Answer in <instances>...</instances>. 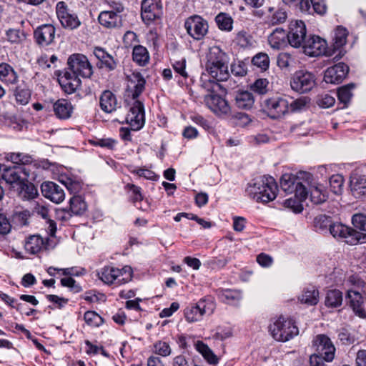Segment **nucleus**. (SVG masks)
Masks as SVG:
<instances>
[{
  "instance_id": "nucleus-1",
  "label": "nucleus",
  "mask_w": 366,
  "mask_h": 366,
  "mask_svg": "<svg viewBox=\"0 0 366 366\" xmlns=\"http://www.w3.org/2000/svg\"><path fill=\"white\" fill-rule=\"evenodd\" d=\"M67 65V69L59 74L58 81L65 92L72 94L81 84L80 77L90 78L93 69L87 57L81 54L71 55Z\"/></svg>"
},
{
  "instance_id": "nucleus-2",
  "label": "nucleus",
  "mask_w": 366,
  "mask_h": 366,
  "mask_svg": "<svg viewBox=\"0 0 366 366\" xmlns=\"http://www.w3.org/2000/svg\"><path fill=\"white\" fill-rule=\"evenodd\" d=\"M146 81L143 76L137 71L129 76L128 96L134 100L126 117V122L132 130L140 129L144 124V109L142 102L136 99L143 92Z\"/></svg>"
},
{
  "instance_id": "nucleus-3",
  "label": "nucleus",
  "mask_w": 366,
  "mask_h": 366,
  "mask_svg": "<svg viewBox=\"0 0 366 366\" xmlns=\"http://www.w3.org/2000/svg\"><path fill=\"white\" fill-rule=\"evenodd\" d=\"M278 191L277 184L272 177H261L248 184L247 194L257 202L267 203L274 200Z\"/></svg>"
},
{
  "instance_id": "nucleus-4",
  "label": "nucleus",
  "mask_w": 366,
  "mask_h": 366,
  "mask_svg": "<svg viewBox=\"0 0 366 366\" xmlns=\"http://www.w3.org/2000/svg\"><path fill=\"white\" fill-rule=\"evenodd\" d=\"M229 58L219 47L209 49L206 63V71L209 76L217 81H226L229 76Z\"/></svg>"
},
{
  "instance_id": "nucleus-5",
  "label": "nucleus",
  "mask_w": 366,
  "mask_h": 366,
  "mask_svg": "<svg viewBox=\"0 0 366 366\" xmlns=\"http://www.w3.org/2000/svg\"><path fill=\"white\" fill-rule=\"evenodd\" d=\"M269 332L272 337L279 342H287L299 333L297 327L292 320L280 317L269 325Z\"/></svg>"
},
{
  "instance_id": "nucleus-6",
  "label": "nucleus",
  "mask_w": 366,
  "mask_h": 366,
  "mask_svg": "<svg viewBox=\"0 0 366 366\" xmlns=\"http://www.w3.org/2000/svg\"><path fill=\"white\" fill-rule=\"evenodd\" d=\"M98 277L107 285L119 286L132 280V269L129 266H125L122 269L107 266L98 272Z\"/></svg>"
},
{
  "instance_id": "nucleus-7",
  "label": "nucleus",
  "mask_w": 366,
  "mask_h": 366,
  "mask_svg": "<svg viewBox=\"0 0 366 366\" xmlns=\"http://www.w3.org/2000/svg\"><path fill=\"white\" fill-rule=\"evenodd\" d=\"M290 97L284 95L267 98L263 102V110L271 119H281L290 113Z\"/></svg>"
},
{
  "instance_id": "nucleus-8",
  "label": "nucleus",
  "mask_w": 366,
  "mask_h": 366,
  "mask_svg": "<svg viewBox=\"0 0 366 366\" xmlns=\"http://www.w3.org/2000/svg\"><path fill=\"white\" fill-rule=\"evenodd\" d=\"M330 232L335 238L344 239L346 243L351 245L366 242V234L356 231L342 223L330 224Z\"/></svg>"
},
{
  "instance_id": "nucleus-9",
  "label": "nucleus",
  "mask_w": 366,
  "mask_h": 366,
  "mask_svg": "<svg viewBox=\"0 0 366 366\" xmlns=\"http://www.w3.org/2000/svg\"><path fill=\"white\" fill-rule=\"evenodd\" d=\"M302 173L300 172L297 177L289 174H283L280 180V186L285 192L288 193L294 192L300 199H306L308 196L306 185L300 181V179H303Z\"/></svg>"
},
{
  "instance_id": "nucleus-10",
  "label": "nucleus",
  "mask_w": 366,
  "mask_h": 366,
  "mask_svg": "<svg viewBox=\"0 0 366 366\" xmlns=\"http://www.w3.org/2000/svg\"><path fill=\"white\" fill-rule=\"evenodd\" d=\"M214 310V304L209 299H202L195 305H191L184 310V316L189 322L202 320L204 315H211Z\"/></svg>"
},
{
  "instance_id": "nucleus-11",
  "label": "nucleus",
  "mask_w": 366,
  "mask_h": 366,
  "mask_svg": "<svg viewBox=\"0 0 366 366\" xmlns=\"http://www.w3.org/2000/svg\"><path fill=\"white\" fill-rule=\"evenodd\" d=\"M290 85L291 88L295 92L300 93L307 92L315 86V76L307 71H297L291 79Z\"/></svg>"
},
{
  "instance_id": "nucleus-12",
  "label": "nucleus",
  "mask_w": 366,
  "mask_h": 366,
  "mask_svg": "<svg viewBox=\"0 0 366 366\" xmlns=\"http://www.w3.org/2000/svg\"><path fill=\"white\" fill-rule=\"evenodd\" d=\"M307 29L305 23L301 20H292L289 25V31L287 34V41L295 48L303 46L306 39Z\"/></svg>"
},
{
  "instance_id": "nucleus-13",
  "label": "nucleus",
  "mask_w": 366,
  "mask_h": 366,
  "mask_svg": "<svg viewBox=\"0 0 366 366\" xmlns=\"http://www.w3.org/2000/svg\"><path fill=\"white\" fill-rule=\"evenodd\" d=\"M187 34L195 40H202L208 31V23L202 16L194 15L184 22Z\"/></svg>"
},
{
  "instance_id": "nucleus-14",
  "label": "nucleus",
  "mask_w": 366,
  "mask_h": 366,
  "mask_svg": "<svg viewBox=\"0 0 366 366\" xmlns=\"http://www.w3.org/2000/svg\"><path fill=\"white\" fill-rule=\"evenodd\" d=\"M302 178H305L304 184L306 185L311 201L315 204L324 202L327 197V192L324 187L313 180L311 174L303 172Z\"/></svg>"
},
{
  "instance_id": "nucleus-15",
  "label": "nucleus",
  "mask_w": 366,
  "mask_h": 366,
  "mask_svg": "<svg viewBox=\"0 0 366 366\" xmlns=\"http://www.w3.org/2000/svg\"><path fill=\"white\" fill-rule=\"evenodd\" d=\"M316 354L322 355L326 362H331L335 357V347L331 340L325 335H318L312 342Z\"/></svg>"
},
{
  "instance_id": "nucleus-16",
  "label": "nucleus",
  "mask_w": 366,
  "mask_h": 366,
  "mask_svg": "<svg viewBox=\"0 0 366 366\" xmlns=\"http://www.w3.org/2000/svg\"><path fill=\"white\" fill-rule=\"evenodd\" d=\"M163 14L161 0H143L142 2V18L146 24L159 19Z\"/></svg>"
},
{
  "instance_id": "nucleus-17",
  "label": "nucleus",
  "mask_w": 366,
  "mask_h": 366,
  "mask_svg": "<svg viewBox=\"0 0 366 366\" xmlns=\"http://www.w3.org/2000/svg\"><path fill=\"white\" fill-rule=\"evenodd\" d=\"M303 52L310 56H319L327 54V41L319 36H311L302 46Z\"/></svg>"
},
{
  "instance_id": "nucleus-18",
  "label": "nucleus",
  "mask_w": 366,
  "mask_h": 366,
  "mask_svg": "<svg viewBox=\"0 0 366 366\" xmlns=\"http://www.w3.org/2000/svg\"><path fill=\"white\" fill-rule=\"evenodd\" d=\"M124 7L122 5L116 8V11H103L98 16L99 24L107 29L119 28L122 26V18L121 13Z\"/></svg>"
},
{
  "instance_id": "nucleus-19",
  "label": "nucleus",
  "mask_w": 366,
  "mask_h": 366,
  "mask_svg": "<svg viewBox=\"0 0 366 366\" xmlns=\"http://www.w3.org/2000/svg\"><path fill=\"white\" fill-rule=\"evenodd\" d=\"M56 14L61 25L66 29L72 30L81 25V21L77 15L69 12L64 1L57 3Z\"/></svg>"
},
{
  "instance_id": "nucleus-20",
  "label": "nucleus",
  "mask_w": 366,
  "mask_h": 366,
  "mask_svg": "<svg viewBox=\"0 0 366 366\" xmlns=\"http://www.w3.org/2000/svg\"><path fill=\"white\" fill-rule=\"evenodd\" d=\"M29 172L21 166H14L4 169L2 178L9 184L17 187L29 177Z\"/></svg>"
},
{
  "instance_id": "nucleus-21",
  "label": "nucleus",
  "mask_w": 366,
  "mask_h": 366,
  "mask_svg": "<svg viewBox=\"0 0 366 366\" xmlns=\"http://www.w3.org/2000/svg\"><path fill=\"white\" fill-rule=\"evenodd\" d=\"M204 103L211 111L218 115L227 114L230 111L228 102L219 95L212 92L204 97Z\"/></svg>"
},
{
  "instance_id": "nucleus-22",
  "label": "nucleus",
  "mask_w": 366,
  "mask_h": 366,
  "mask_svg": "<svg viewBox=\"0 0 366 366\" xmlns=\"http://www.w3.org/2000/svg\"><path fill=\"white\" fill-rule=\"evenodd\" d=\"M41 189L44 197L54 203L59 204L65 199V192L63 188L53 182H43Z\"/></svg>"
},
{
  "instance_id": "nucleus-23",
  "label": "nucleus",
  "mask_w": 366,
  "mask_h": 366,
  "mask_svg": "<svg viewBox=\"0 0 366 366\" xmlns=\"http://www.w3.org/2000/svg\"><path fill=\"white\" fill-rule=\"evenodd\" d=\"M56 29L51 24H44L37 27L34 32L36 44L41 46H47L54 40Z\"/></svg>"
},
{
  "instance_id": "nucleus-24",
  "label": "nucleus",
  "mask_w": 366,
  "mask_h": 366,
  "mask_svg": "<svg viewBox=\"0 0 366 366\" xmlns=\"http://www.w3.org/2000/svg\"><path fill=\"white\" fill-rule=\"evenodd\" d=\"M349 71V67L344 63H339L329 67L325 72L324 80L329 84H340L345 78Z\"/></svg>"
},
{
  "instance_id": "nucleus-25",
  "label": "nucleus",
  "mask_w": 366,
  "mask_h": 366,
  "mask_svg": "<svg viewBox=\"0 0 366 366\" xmlns=\"http://www.w3.org/2000/svg\"><path fill=\"white\" fill-rule=\"evenodd\" d=\"M350 307L354 312L362 318H365V304L366 302V295H362L355 290H349L347 294Z\"/></svg>"
},
{
  "instance_id": "nucleus-26",
  "label": "nucleus",
  "mask_w": 366,
  "mask_h": 366,
  "mask_svg": "<svg viewBox=\"0 0 366 366\" xmlns=\"http://www.w3.org/2000/svg\"><path fill=\"white\" fill-rule=\"evenodd\" d=\"M101 109L106 113H112L119 107L116 96L110 91H104L99 100Z\"/></svg>"
},
{
  "instance_id": "nucleus-27",
  "label": "nucleus",
  "mask_w": 366,
  "mask_h": 366,
  "mask_svg": "<svg viewBox=\"0 0 366 366\" xmlns=\"http://www.w3.org/2000/svg\"><path fill=\"white\" fill-rule=\"evenodd\" d=\"M298 302L307 306L316 305L319 302V291L315 287L305 288L297 297Z\"/></svg>"
},
{
  "instance_id": "nucleus-28",
  "label": "nucleus",
  "mask_w": 366,
  "mask_h": 366,
  "mask_svg": "<svg viewBox=\"0 0 366 366\" xmlns=\"http://www.w3.org/2000/svg\"><path fill=\"white\" fill-rule=\"evenodd\" d=\"M287 34L282 28H277L268 37V43L274 49H280L284 47L286 44Z\"/></svg>"
},
{
  "instance_id": "nucleus-29",
  "label": "nucleus",
  "mask_w": 366,
  "mask_h": 366,
  "mask_svg": "<svg viewBox=\"0 0 366 366\" xmlns=\"http://www.w3.org/2000/svg\"><path fill=\"white\" fill-rule=\"evenodd\" d=\"M56 116L61 119H66L71 117L73 107L70 102L66 99H59L53 105Z\"/></svg>"
},
{
  "instance_id": "nucleus-30",
  "label": "nucleus",
  "mask_w": 366,
  "mask_h": 366,
  "mask_svg": "<svg viewBox=\"0 0 366 366\" xmlns=\"http://www.w3.org/2000/svg\"><path fill=\"white\" fill-rule=\"evenodd\" d=\"M18 75L14 68L7 63L0 64V80L6 84H14L18 81Z\"/></svg>"
},
{
  "instance_id": "nucleus-31",
  "label": "nucleus",
  "mask_w": 366,
  "mask_h": 366,
  "mask_svg": "<svg viewBox=\"0 0 366 366\" xmlns=\"http://www.w3.org/2000/svg\"><path fill=\"white\" fill-rule=\"evenodd\" d=\"M44 246L45 242L39 235L29 236L24 244L25 250L31 254H37L44 247Z\"/></svg>"
},
{
  "instance_id": "nucleus-32",
  "label": "nucleus",
  "mask_w": 366,
  "mask_h": 366,
  "mask_svg": "<svg viewBox=\"0 0 366 366\" xmlns=\"http://www.w3.org/2000/svg\"><path fill=\"white\" fill-rule=\"evenodd\" d=\"M350 186L352 194L357 198L366 197V178L361 176L351 177Z\"/></svg>"
},
{
  "instance_id": "nucleus-33",
  "label": "nucleus",
  "mask_w": 366,
  "mask_h": 366,
  "mask_svg": "<svg viewBox=\"0 0 366 366\" xmlns=\"http://www.w3.org/2000/svg\"><path fill=\"white\" fill-rule=\"evenodd\" d=\"M254 102L252 94L248 91H242L235 96L236 105L244 109H249L252 107Z\"/></svg>"
},
{
  "instance_id": "nucleus-34",
  "label": "nucleus",
  "mask_w": 366,
  "mask_h": 366,
  "mask_svg": "<svg viewBox=\"0 0 366 366\" xmlns=\"http://www.w3.org/2000/svg\"><path fill=\"white\" fill-rule=\"evenodd\" d=\"M94 56L100 61L101 67H106L109 70H113L116 67V62L113 57L107 53L102 48H95L94 50Z\"/></svg>"
},
{
  "instance_id": "nucleus-35",
  "label": "nucleus",
  "mask_w": 366,
  "mask_h": 366,
  "mask_svg": "<svg viewBox=\"0 0 366 366\" xmlns=\"http://www.w3.org/2000/svg\"><path fill=\"white\" fill-rule=\"evenodd\" d=\"M132 59L139 66H144L149 60V52L144 46L135 45L133 48Z\"/></svg>"
},
{
  "instance_id": "nucleus-36",
  "label": "nucleus",
  "mask_w": 366,
  "mask_h": 366,
  "mask_svg": "<svg viewBox=\"0 0 366 366\" xmlns=\"http://www.w3.org/2000/svg\"><path fill=\"white\" fill-rule=\"evenodd\" d=\"M18 189H19L21 197L25 199H34L38 194L36 187L32 183L29 182L27 179L19 184Z\"/></svg>"
},
{
  "instance_id": "nucleus-37",
  "label": "nucleus",
  "mask_w": 366,
  "mask_h": 366,
  "mask_svg": "<svg viewBox=\"0 0 366 366\" xmlns=\"http://www.w3.org/2000/svg\"><path fill=\"white\" fill-rule=\"evenodd\" d=\"M195 349L204 357V358L210 364H217L218 358L213 353L212 350L202 341H197L194 344Z\"/></svg>"
},
{
  "instance_id": "nucleus-38",
  "label": "nucleus",
  "mask_w": 366,
  "mask_h": 366,
  "mask_svg": "<svg viewBox=\"0 0 366 366\" xmlns=\"http://www.w3.org/2000/svg\"><path fill=\"white\" fill-rule=\"evenodd\" d=\"M342 294L340 290H330L326 295L325 305L328 307H337L342 305Z\"/></svg>"
},
{
  "instance_id": "nucleus-39",
  "label": "nucleus",
  "mask_w": 366,
  "mask_h": 366,
  "mask_svg": "<svg viewBox=\"0 0 366 366\" xmlns=\"http://www.w3.org/2000/svg\"><path fill=\"white\" fill-rule=\"evenodd\" d=\"M269 11L271 14L268 16V23L271 25H277L283 24L287 19V12L282 9H277L274 11L273 9L269 8Z\"/></svg>"
},
{
  "instance_id": "nucleus-40",
  "label": "nucleus",
  "mask_w": 366,
  "mask_h": 366,
  "mask_svg": "<svg viewBox=\"0 0 366 366\" xmlns=\"http://www.w3.org/2000/svg\"><path fill=\"white\" fill-rule=\"evenodd\" d=\"M310 104V99L307 97H301L296 99L290 98V112H297L306 109Z\"/></svg>"
},
{
  "instance_id": "nucleus-41",
  "label": "nucleus",
  "mask_w": 366,
  "mask_h": 366,
  "mask_svg": "<svg viewBox=\"0 0 366 366\" xmlns=\"http://www.w3.org/2000/svg\"><path fill=\"white\" fill-rule=\"evenodd\" d=\"M70 210L75 215L81 214L86 209V204L80 196H74L70 199Z\"/></svg>"
},
{
  "instance_id": "nucleus-42",
  "label": "nucleus",
  "mask_w": 366,
  "mask_h": 366,
  "mask_svg": "<svg viewBox=\"0 0 366 366\" xmlns=\"http://www.w3.org/2000/svg\"><path fill=\"white\" fill-rule=\"evenodd\" d=\"M347 31L342 26H337L334 32L333 45L335 49H340L347 42Z\"/></svg>"
},
{
  "instance_id": "nucleus-43",
  "label": "nucleus",
  "mask_w": 366,
  "mask_h": 366,
  "mask_svg": "<svg viewBox=\"0 0 366 366\" xmlns=\"http://www.w3.org/2000/svg\"><path fill=\"white\" fill-rule=\"evenodd\" d=\"M218 28L223 31H229L232 29L233 19L225 13H220L215 17Z\"/></svg>"
},
{
  "instance_id": "nucleus-44",
  "label": "nucleus",
  "mask_w": 366,
  "mask_h": 366,
  "mask_svg": "<svg viewBox=\"0 0 366 366\" xmlns=\"http://www.w3.org/2000/svg\"><path fill=\"white\" fill-rule=\"evenodd\" d=\"M252 64L260 71H266L269 66V58L266 53L259 52L253 56L252 59Z\"/></svg>"
},
{
  "instance_id": "nucleus-45",
  "label": "nucleus",
  "mask_w": 366,
  "mask_h": 366,
  "mask_svg": "<svg viewBox=\"0 0 366 366\" xmlns=\"http://www.w3.org/2000/svg\"><path fill=\"white\" fill-rule=\"evenodd\" d=\"M305 199H300V197L296 196L295 194V197H291L287 199H285L283 202V206L286 208L291 209L295 213H300L303 209V206L302 202Z\"/></svg>"
},
{
  "instance_id": "nucleus-46",
  "label": "nucleus",
  "mask_w": 366,
  "mask_h": 366,
  "mask_svg": "<svg viewBox=\"0 0 366 366\" xmlns=\"http://www.w3.org/2000/svg\"><path fill=\"white\" fill-rule=\"evenodd\" d=\"M14 96L17 102L26 105L30 100L31 92L25 86H18L14 91Z\"/></svg>"
},
{
  "instance_id": "nucleus-47",
  "label": "nucleus",
  "mask_w": 366,
  "mask_h": 366,
  "mask_svg": "<svg viewBox=\"0 0 366 366\" xmlns=\"http://www.w3.org/2000/svg\"><path fill=\"white\" fill-rule=\"evenodd\" d=\"M6 159L16 164H28L32 162L31 156L23 153H9Z\"/></svg>"
},
{
  "instance_id": "nucleus-48",
  "label": "nucleus",
  "mask_w": 366,
  "mask_h": 366,
  "mask_svg": "<svg viewBox=\"0 0 366 366\" xmlns=\"http://www.w3.org/2000/svg\"><path fill=\"white\" fill-rule=\"evenodd\" d=\"M237 44L242 48H249L253 46L254 40L252 36L244 31H240L236 36Z\"/></svg>"
},
{
  "instance_id": "nucleus-49",
  "label": "nucleus",
  "mask_w": 366,
  "mask_h": 366,
  "mask_svg": "<svg viewBox=\"0 0 366 366\" xmlns=\"http://www.w3.org/2000/svg\"><path fill=\"white\" fill-rule=\"evenodd\" d=\"M344 178L340 174H334L330 178L331 191L335 194H340L343 190Z\"/></svg>"
},
{
  "instance_id": "nucleus-50",
  "label": "nucleus",
  "mask_w": 366,
  "mask_h": 366,
  "mask_svg": "<svg viewBox=\"0 0 366 366\" xmlns=\"http://www.w3.org/2000/svg\"><path fill=\"white\" fill-rule=\"evenodd\" d=\"M354 88V84H350L340 87L337 92V97L339 100L345 104H347L351 99L352 96L351 91Z\"/></svg>"
},
{
  "instance_id": "nucleus-51",
  "label": "nucleus",
  "mask_w": 366,
  "mask_h": 366,
  "mask_svg": "<svg viewBox=\"0 0 366 366\" xmlns=\"http://www.w3.org/2000/svg\"><path fill=\"white\" fill-rule=\"evenodd\" d=\"M7 40L12 44H20L26 39V34L20 29H10L6 31Z\"/></svg>"
},
{
  "instance_id": "nucleus-52",
  "label": "nucleus",
  "mask_w": 366,
  "mask_h": 366,
  "mask_svg": "<svg viewBox=\"0 0 366 366\" xmlns=\"http://www.w3.org/2000/svg\"><path fill=\"white\" fill-rule=\"evenodd\" d=\"M155 354L162 357H168L172 354V348L168 342L159 340L154 344Z\"/></svg>"
},
{
  "instance_id": "nucleus-53",
  "label": "nucleus",
  "mask_w": 366,
  "mask_h": 366,
  "mask_svg": "<svg viewBox=\"0 0 366 366\" xmlns=\"http://www.w3.org/2000/svg\"><path fill=\"white\" fill-rule=\"evenodd\" d=\"M86 324L91 327H99L103 323V319L94 311H87L84 315Z\"/></svg>"
},
{
  "instance_id": "nucleus-54",
  "label": "nucleus",
  "mask_w": 366,
  "mask_h": 366,
  "mask_svg": "<svg viewBox=\"0 0 366 366\" xmlns=\"http://www.w3.org/2000/svg\"><path fill=\"white\" fill-rule=\"evenodd\" d=\"M269 81L266 79H258L251 86L253 92L259 94H264L268 90Z\"/></svg>"
},
{
  "instance_id": "nucleus-55",
  "label": "nucleus",
  "mask_w": 366,
  "mask_h": 366,
  "mask_svg": "<svg viewBox=\"0 0 366 366\" xmlns=\"http://www.w3.org/2000/svg\"><path fill=\"white\" fill-rule=\"evenodd\" d=\"M335 102V98L328 94L319 95L317 99V104L322 108H329L333 106Z\"/></svg>"
},
{
  "instance_id": "nucleus-56",
  "label": "nucleus",
  "mask_w": 366,
  "mask_h": 366,
  "mask_svg": "<svg viewBox=\"0 0 366 366\" xmlns=\"http://www.w3.org/2000/svg\"><path fill=\"white\" fill-rule=\"evenodd\" d=\"M231 71L235 76H243L247 72V65L244 62L239 61L232 64Z\"/></svg>"
},
{
  "instance_id": "nucleus-57",
  "label": "nucleus",
  "mask_w": 366,
  "mask_h": 366,
  "mask_svg": "<svg viewBox=\"0 0 366 366\" xmlns=\"http://www.w3.org/2000/svg\"><path fill=\"white\" fill-rule=\"evenodd\" d=\"M293 63V58L288 53H281L277 56V65L282 69L288 68Z\"/></svg>"
},
{
  "instance_id": "nucleus-58",
  "label": "nucleus",
  "mask_w": 366,
  "mask_h": 366,
  "mask_svg": "<svg viewBox=\"0 0 366 366\" xmlns=\"http://www.w3.org/2000/svg\"><path fill=\"white\" fill-rule=\"evenodd\" d=\"M352 222L355 227L366 232V215L362 214H354Z\"/></svg>"
},
{
  "instance_id": "nucleus-59",
  "label": "nucleus",
  "mask_w": 366,
  "mask_h": 366,
  "mask_svg": "<svg viewBox=\"0 0 366 366\" xmlns=\"http://www.w3.org/2000/svg\"><path fill=\"white\" fill-rule=\"evenodd\" d=\"M222 297L228 304H230L233 301L239 300L241 298V294L238 291L229 290L223 292Z\"/></svg>"
},
{
  "instance_id": "nucleus-60",
  "label": "nucleus",
  "mask_w": 366,
  "mask_h": 366,
  "mask_svg": "<svg viewBox=\"0 0 366 366\" xmlns=\"http://www.w3.org/2000/svg\"><path fill=\"white\" fill-rule=\"evenodd\" d=\"M173 68L174 71L184 78L188 76V74L186 71V59H182L179 61H176L173 64Z\"/></svg>"
},
{
  "instance_id": "nucleus-61",
  "label": "nucleus",
  "mask_w": 366,
  "mask_h": 366,
  "mask_svg": "<svg viewBox=\"0 0 366 366\" xmlns=\"http://www.w3.org/2000/svg\"><path fill=\"white\" fill-rule=\"evenodd\" d=\"M61 284L63 287L70 288L74 292H79L81 290V287L76 285L75 280L70 277L62 278L61 280Z\"/></svg>"
},
{
  "instance_id": "nucleus-62",
  "label": "nucleus",
  "mask_w": 366,
  "mask_h": 366,
  "mask_svg": "<svg viewBox=\"0 0 366 366\" xmlns=\"http://www.w3.org/2000/svg\"><path fill=\"white\" fill-rule=\"evenodd\" d=\"M227 259L225 258H214L207 262V264L212 269H219L223 268L227 264Z\"/></svg>"
},
{
  "instance_id": "nucleus-63",
  "label": "nucleus",
  "mask_w": 366,
  "mask_h": 366,
  "mask_svg": "<svg viewBox=\"0 0 366 366\" xmlns=\"http://www.w3.org/2000/svg\"><path fill=\"white\" fill-rule=\"evenodd\" d=\"M257 262L262 267H269L272 264L273 259L269 255L261 253L257 257Z\"/></svg>"
},
{
  "instance_id": "nucleus-64",
  "label": "nucleus",
  "mask_w": 366,
  "mask_h": 366,
  "mask_svg": "<svg viewBox=\"0 0 366 366\" xmlns=\"http://www.w3.org/2000/svg\"><path fill=\"white\" fill-rule=\"evenodd\" d=\"M67 189L71 193H77L81 189V184L79 182L74 181L71 179H66L63 182Z\"/></svg>"
}]
</instances>
